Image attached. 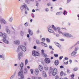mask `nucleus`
Returning <instances> with one entry per match:
<instances>
[{
    "mask_svg": "<svg viewBox=\"0 0 79 79\" xmlns=\"http://www.w3.org/2000/svg\"><path fill=\"white\" fill-rule=\"evenodd\" d=\"M45 11H48V8H46Z\"/></svg>",
    "mask_w": 79,
    "mask_h": 79,
    "instance_id": "052dcab7",
    "label": "nucleus"
},
{
    "mask_svg": "<svg viewBox=\"0 0 79 79\" xmlns=\"http://www.w3.org/2000/svg\"><path fill=\"white\" fill-rule=\"evenodd\" d=\"M41 52H42L41 54H42L43 53H44V50L42 49L41 50Z\"/></svg>",
    "mask_w": 79,
    "mask_h": 79,
    "instance_id": "4d7b16f0",
    "label": "nucleus"
},
{
    "mask_svg": "<svg viewBox=\"0 0 79 79\" xmlns=\"http://www.w3.org/2000/svg\"><path fill=\"white\" fill-rule=\"evenodd\" d=\"M41 44L42 45H43V46H44L45 45V43H44V42H42L41 43Z\"/></svg>",
    "mask_w": 79,
    "mask_h": 79,
    "instance_id": "a18cd8bd",
    "label": "nucleus"
},
{
    "mask_svg": "<svg viewBox=\"0 0 79 79\" xmlns=\"http://www.w3.org/2000/svg\"><path fill=\"white\" fill-rule=\"evenodd\" d=\"M23 66H24V64L22 62L20 64V67L21 69H23Z\"/></svg>",
    "mask_w": 79,
    "mask_h": 79,
    "instance_id": "b1692460",
    "label": "nucleus"
},
{
    "mask_svg": "<svg viewBox=\"0 0 79 79\" xmlns=\"http://www.w3.org/2000/svg\"><path fill=\"white\" fill-rule=\"evenodd\" d=\"M63 58V56H61L59 57V58L60 60H62V58Z\"/></svg>",
    "mask_w": 79,
    "mask_h": 79,
    "instance_id": "79ce46f5",
    "label": "nucleus"
},
{
    "mask_svg": "<svg viewBox=\"0 0 79 79\" xmlns=\"http://www.w3.org/2000/svg\"><path fill=\"white\" fill-rule=\"evenodd\" d=\"M71 77H72L74 78V74H72V75H71Z\"/></svg>",
    "mask_w": 79,
    "mask_h": 79,
    "instance_id": "5fc2aeb1",
    "label": "nucleus"
},
{
    "mask_svg": "<svg viewBox=\"0 0 79 79\" xmlns=\"http://www.w3.org/2000/svg\"><path fill=\"white\" fill-rule=\"evenodd\" d=\"M0 23H1V24H6V22L3 18L0 19Z\"/></svg>",
    "mask_w": 79,
    "mask_h": 79,
    "instance_id": "20e7f679",
    "label": "nucleus"
},
{
    "mask_svg": "<svg viewBox=\"0 0 79 79\" xmlns=\"http://www.w3.org/2000/svg\"><path fill=\"white\" fill-rule=\"evenodd\" d=\"M21 47L20 46V45H19V46L18 47V48L17 50V52H20V51H21Z\"/></svg>",
    "mask_w": 79,
    "mask_h": 79,
    "instance_id": "6ab92c4d",
    "label": "nucleus"
},
{
    "mask_svg": "<svg viewBox=\"0 0 79 79\" xmlns=\"http://www.w3.org/2000/svg\"><path fill=\"white\" fill-rule=\"evenodd\" d=\"M28 61L27 59H26L25 61V65H26L27 64Z\"/></svg>",
    "mask_w": 79,
    "mask_h": 79,
    "instance_id": "a19ab883",
    "label": "nucleus"
},
{
    "mask_svg": "<svg viewBox=\"0 0 79 79\" xmlns=\"http://www.w3.org/2000/svg\"><path fill=\"white\" fill-rule=\"evenodd\" d=\"M75 45H76L75 44L72 47H70V48H69V50H71L72 48H73V47H74V46H75Z\"/></svg>",
    "mask_w": 79,
    "mask_h": 79,
    "instance_id": "ea45409f",
    "label": "nucleus"
},
{
    "mask_svg": "<svg viewBox=\"0 0 79 79\" xmlns=\"http://www.w3.org/2000/svg\"><path fill=\"white\" fill-rule=\"evenodd\" d=\"M13 20V18L12 17H11L9 20V21L10 22H12Z\"/></svg>",
    "mask_w": 79,
    "mask_h": 79,
    "instance_id": "bb28decb",
    "label": "nucleus"
},
{
    "mask_svg": "<svg viewBox=\"0 0 79 79\" xmlns=\"http://www.w3.org/2000/svg\"><path fill=\"white\" fill-rule=\"evenodd\" d=\"M64 60H68V58L65 57L64 58Z\"/></svg>",
    "mask_w": 79,
    "mask_h": 79,
    "instance_id": "e2e57ef3",
    "label": "nucleus"
},
{
    "mask_svg": "<svg viewBox=\"0 0 79 79\" xmlns=\"http://www.w3.org/2000/svg\"><path fill=\"white\" fill-rule=\"evenodd\" d=\"M26 7L27 5L26 4L21 6H20V9L21 10L22 12H23V10H24V8H26Z\"/></svg>",
    "mask_w": 79,
    "mask_h": 79,
    "instance_id": "0eeeda50",
    "label": "nucleus"
},
{
    "mask_svg": "<svg viewBox=\"0 0 79 79\" xmlns=\"http://www.w3.org/2000/svg\"><path fill=\"white\" fill-rule=\"evenodd\" d=\"M55 44L57 47H59V48H60L61 47V45L60 44L57 42H55Z\"/></svg>",
    "mask_w": 79,
    "mask_h": 79,
    "instance_id": "2eb2a0df",
    "label": "nucleus"
},
{
    "mask_svg": "<svg viewBox=\"0 0 79 79\" xmlns=\"http://www.w3.org/2000/svg\"><path fill=\"white\" fill-rule=\"evenodd\" d=\"M5 39H4L2 40L3 41L5 42L6 44H8L9 43V42L7 40H6V39L5 40Z\"/></svg>",
    "mask_w": 79,
    "mask_h": 79,
    "instance_id": "dca6fc26",
    "label": "nucleus"
},
{
    "mask_svg": "<svg viewBox=\"0 0 79 79\" xmlns=\"http://www.w3.org/2000/svg\"><path fill=\"white\" fill-rule=\"evenodd\" d=\"M20 43V42L19 41L17 40L15 41L14 42V44H15V45H19V43Z\"/></svg>",
    "mask_w": 79,
    "mask_h": 79,
    "instance_id": "1a4fd4ad",
    "label": "nucleus"
},
{
    "mask_svg": "<svg viewBox=\"0 0 79 79\" xmlns=\"http://www.w3.org/2000/svg\"><path fill=\"white\" fill-rule=\"evenodd\" d=\"M31 74H33L34 71L33 70L31 69Z\"/></svg>",
    "mask_w": 79,
    "mask_h": 79,
    "instance_id": "3c124183",
    "label": "nucleus"
},
{
    "mask_svg": "<svg viewBox=\"0 0 79 79\" xmlns=\"http://www.w3.org/2000/svg\"><path fill=\"white\" fill-rule=\"evenodd\" d=\"M54 56L56 58H58V54H54Z\"/></svg>",
    "mask_w": 79,
    "mask_h": 79,
    "instance_id": "c85d7f7f",
    "label": "nucleus"
},
{
    "mask_svg": "<svg viewBox=\"0 0 79 79\" xmlns=\"http://www.w3.org/2000/svg\"><path fill=\"white\" fill-rule=\"evenodd\" d=\"M64 64H68V61H67L66 62H64Z\"/></svg>",
    "mask_w": 79,
    "mask_h": 79,
    "instance_id": "de8ad7c7",
    "label": "nucleus"
},
{
    "mask_svg": "<svg viewBox=\"0 0 79 79\" xmlns=\"http://www.w3.org/2000/svg\"><path fill=\"white\" fill-rule=\"evenodd\" d=\"M1 58H2V60H5V56H2Z\"/></svg>",
    "mask_w": 79,
    "mask_h": 79,
    "instance_id": "8fccbe9b",
    "label": "nucleus"
},
{
    "mask_svg": "<svg viewBox=\"0 0 79 79\" xmlns=\"http://www.w3.org/2000/svg\"><path fill=\"white\" fill-rule=\"evenodd\" d=\"M62 35L65 37H73V35L67 33H62Z\"/></svg>",
    "mask_w": 79,
    "mask_h": 79,
    "instance_id": "7ed1b4c3",
    "label": "nucleus"
},
{
    "mask_svg": "<svg viewBox=\"0 0 79 79\" xmlns=\"http://www.w3.org/2000/svg\"><path fill=\"white\" fill-rule=\"evenodd\" d=\"M28 32L30 35H32L33 34V31L31 30L28 29Z\"/></svg>",
    "mask_w": 79,
    "mask_h": 79,
    "instance_id": "f8f14e48",
    "label": "nucleus"
},
{
    "mask_svg": "<svg viewBox=\"0 0 79 79\" xmlns=\"http://www.w3.org/2000/svg\"><path fill=\"white\" fill-rule=\"evenodd\" d=\"M55 78L56 79H58L59 78V77H58V76H56L55 77Z\"/></svg>",
    "mask_w": 79,
    "mask_h": 79,
    "instance_id": "09e8293b",
    "label": "nucleus"
},
{
    "mask_svg": "<svg viewBox=\"0 0 79 79\" xmlns=\"http://www.w3.org/2000/svg\"><path fill=\"white\" fill-rule=\"evenodd\" d=\"M36 43L38 45H39V44H40V40H36Z\"/></svg>",
    "mask_w": 79,
    "mask_h": 79,
    "instance_id": "4be33fe9",
    "label": "nucleus"
},
{
    "mask_svg": "<svg viewBox=\"0 0 79 79\" xmlns=\"http://www.w3.org/2000/svg\"><path fill=\"white\" fill-rule=\"evenodd\" d=\"M55 64L56 66H57L59 64V61L58 60H56L55 61Z\"/></svg>",
    "mask_w": 79,
    "mask_h": 79,
    "instance_id": "412c9836",
    "label": "nucleus"
},
{
    "mask_svg": "<svg viewBox=\"0 0 79 79\" xmlns=\"http://www.w3.org/2000/svg\"><path fill=\"white\" fill-rule=\"evenodd\" d=\"M27 68H25L23 70L24 73H25V74H26V73H27Z\"/></svg>",
    "mask_w": 79,
    "mask_h": 79,
    "instance_id": "a878e982",
    "label": "nucleus"
},
{
    "mask_svg": "<svg viewBox=\"0 0 79 79\" xmlns=\"http://www.w3.org/2000/svg\"><path fill=\"white\" fill-rule=\"evenodd\" d=\"M43 76H44V77H47V75H46V73H45V72L43 71Z\"/></svg>",
    "mask_w": 79,
    "mask_h": 79,
    "instance_id": "5701e85b",
    "label": "nucleus"
},
{
    "mask_svg": "<svg viewBox=\"0 0 79 79\" xmlns=\"http://www.w3.org/2000/svg\"><path fill=\"white\" fill-rule=\"evenodd\" d=\"M57 29L58 31H60V28L59 27H58L57 28Z\"/></svg>",
    "mask_w": 79,
    "mask_h": 79,
    "instance_id": "6e6d98bb",
    "label": "nucleus"
},
{
    "mask_svg": "<svg viewBox=\"0 0 79 79\" xmlns=\"http://www.w3.org/2000/svg\"><path fill=\"white\" fill-rule=\"evenodd\" d=\"M46 41L48 42H50V40L49 38H47L46 39Z\"/></svg>",
    "mask_w": 79,
    "mask_h": 79,
    "instance_id": "58836bf2",
    "label": "nucleus"
},
{
    "mask_svg": "<svg viewBox=\"0 0 79 79\" xmlns=\"http://www.w3.org/2000/svg\"><path fill=\"white\" fill-rule=\"evenodd\" d=\"M44 69L46 71H47V70H48V67L47 66V65L45 66L44 67Z\"/></svg>",
    "mask_w": 79,
    "mask_h": 79,
    "instance_id": "c756f323",
    "label": "nucleus"
},
{
    "mask_svg": "<svg viewBox=\"0 0 79 79\" xmlns=\"http://www.w3.org/2000/svg\"><path fill=\"white\" fill-rule=\"evenodd\" d=\"M35 74L36 75H38L39 74V70L38 69H36L35 70Z\"/></svg>",
    "mask_w": 79,
    "mask_h": 79,
    "instance_id": "f3484780",
    "label": "nucleus"
},
{
    "mask_svg": "<svg viewBox=\"0 0 79 79\" xmlns=\"http://www.w3.org/2000/svg\"><path fill=\"white\" fill-rule=\"evenodd\" d=\"M60 75L61 76H63V72L62 71L60 72Z\"/></svg>",
    "mask_w": 79,
    "mask_h": 79,
    "instance_id": "37998d69",
    "label": "nucleus"
},
{
    "mask_svg": "<svg viewBox=\"0 0 79 79\" xmlns=\"http://www.w3.org/2000/svg\"><path fill=\"white\" fill-rule=\"evenodd\" d=\"M32 55L34 56H39V53L38 52H36L35 51H33L32 52Z\"/></svg>",
    "mask_w": 79,
    "mask_h": 79,
    "instance_id": "39448f33",
    "label": "nucleus"
},
{
    "mask_svg": "<svg viewBox=\"0 0 79 79\" xmlns=\"http://www.w3.org/2000/svg\"><path fill=\"white\" fill-rule=\"evenodd\" d=\"M48 32H50V33H53L54 32V31L51 29H50L49 28H48Z\"/></svg>",
    "mask_w": 79,
    "mask_h": 79,
    "instance_id": "a211bd4d",
    "label": "nucleus"
},
{
    "mask_svg": "<svg viewBox=\"0 0 79 79\" xmlns=\"http://www.w3.org/2000/svg\"><path fill=\"white\" fill-rule=\"evenodd\" d=\"M61 13H62L61 12H59L57 13H56V15H61Z\"/></svg>",
    "mask_w": 79,
    "mask_h": 79,
    "instance_id": "2f4dec72",
    "label": "nucleus"
},
{
    "mask_svg": "<svg viewBox=\"0 0 79 79\" xmlns=\"http://www.w3.org/2000/svg\"><path fill=\"white\" fill-rule=\"evenodd\" d=\"M23 70L22 69L19 72L18 75L19 76H21L22 79H24V75L23 74Z\"/></svg>",
    "mask_w": 79,
    "mask_h": 79,
    "instance_id": "f03ea898",
    "label": "nucleus"
},
{
    "mask_svg": "<svg viewBox=\"0 0 79 79\" xmlns=\"http://www.w3.org/2000/svg\"><path fill=\"white\" fill-rule=\"evenodd\" d=\"M78 49H79V47H77L75 48V51H77V50H78Z\"/></svg>",
    "mask_w": 79,
    "mask_h": 79,
    "instance_id": "473e14b6",
    "label": "nucleus"
},
{
    "mask_svg": "<svg viewBox=\"0 0 79 79\" xmlns=\"http://www.w3.org/2000/svg\"><path fill=\"white\" fill-rule=\"evenodd\" d=\"M56 36L58 37L60 36V35L58 34H57L56 35Z\"/></svg>",
    "mask_w": 79,
    "mask_h": 79,
    "instance_id": "774afa93",
    "label": "nucleus"
},
{
    "mask_svg": "<svg viewBox=\"0 0 79 79\" xmlns=\"http://www.w3.org/2000/svg\"><path fill=\"white\" fill-rule=\"evenodd\" d=\"M42 42H45V38H44L42 39Z\"/></svg>",
    "mask_w": 79,
    "mask_h": 79,
    "instance_id": "c03bdc74",
    "label": "nucleus"
},
{
    "mask_svg": "<svg viewBox=\"0 0 79 79\" xmlns=\"http://www.w3.org/2000/svg\"><path fill=\"white\" fill-rule=\"evenodd\" d=\"M39 69L40 71H42V70H43V67H42V66L41 65H40L39 66Z\"/></svg>",
    "mask_w": 79,
    "mask_h": 79,
    "instance_id": "4468645a",
    "label": "nucleus"
},
{
    "mask_svg": "<svg viewBox=\"0 0 79 79\" xmlns=\"http://www.w3.org/2000/svg\"><path fill=\"white\" fill-rule=\"evenodd\" d=\"M59 34H62V31H58Z\"/></svg>",
    "mask_w": 79,
    "mask_h": 79,
    "instance_id": "bf43d9fd",
    "label": "nucleus"
},
{
    "mask_svg": "<svg viewBox=\"0 0 79 79\" xmlns=\"http://www.w3.org/2000/svg\"><path fill=\"white\" fill-rule=\"evenodd\" d=\"M18 55H19L18 59L19 60H21V56H22V55H23V52H21L19 53Z\"/></svg>",
    "mask_w": 79,
    "mask_h": 79,
    "instance_id": "9b49d317",
    "label": "nucleus"
},
{
    "mask_svg": "<svg viewBox=\"0 0 79 79\" xmlns=\"http://www.w3.org/2000/svg\"><path fill=\"white\" fill-rule=\"evenodd\" d=\"M47 5H48V6H52V5L51 4V3H48V4H47Z\"/></svg>",
    "mask_w": 79,
    "mask_h": 79,
    "instance_id": "864d4df0",
    "label": "nucleus"
},
{
    "mask_svg": "<svg viewBox=\"0 0 79 79\" xmlns=\"http://www.w3.org/2000/svg\"><path fill=\"white\" fill-rule=\"evenodd\" d=\"M52 27L53 29L55 31H56V27H55V26L54 25H52Z\"/></svg>",
    "mask_w": 79,
    "mask_h": 79,
    "instance_id": "cd10ccee",
    "label": "nucleus"
},
{
    "mask_svg": "<svg viewBox=\"0 0 79 79\" xmlns=\"http://www.w3.org/2000/svg\"><path fill=\"white\" fill-rule=\"evenodd\" d=\"M44 47H47V44L45 43V44H44Z\"/></svg>",
    "mask_w": 79,
    "mask_h": 79,
    "instance_id": "338daca9",
    "label": "nucleus"
},
{
    "mask_svg": "<svg viewBox=\"0 0 79 79\" xmlns=\"http://www.w3.org/2000/svg\"><path fill=\"white\" fill-rule=\"evenodd\" d=\"M24 25H25V26H28L29 25V23H27V22H26L24 24Z\"/></svg>",
    "mask_w": 79,
    "mask_h": 79,
    "instance_id": "e433bc0d",
    "label": "nucleus"
},
{
    "mask_svg": "<svg viewBox=\"0 0 79 79\" xmlns=\"http://www.w3.org/2000/svg\"><path fill=\"white\" fill-rule=\"evenodd\" d=\"M25 13L26 15H27V10H25Z\"/></svg>",
    "mask_w": 79,
    "mask_h": 79,
    "instance_id": "13d9d810",
    "label": "nucleus"
},
{
    "mask_svg": "<svg viewBox=\"0 0 79 79\" xmlns=\"http://www.w3.org/2000/svg\"><path fill=\"white\" fill-rule=\"evenodd\" d=\"M76 53H77V52L73 51L71 53V55L72 56H75V55H76Z\"/></svg>",
    "mask_w": 79,
    "mask_h": 79,
    "instance_id": "9d476101",
    "label": "nucleus"
},
{
    "mask_svg": "<svg viewBox=\"0 0 79 79\" xmlns=\"http://www.w3.org/2000/svg\"><path fill=\"white\" fill-rule=\"evenodd\" d=\"M79 44V41H78L75 45H77V44Z\"/></svg>",
    "mask_w": 79,
    "mask_h": 79,
    "instance_id": "680f3d73",
    "label": "nucleus"
},
{
    "mask_svg": "<svg viewBox=\"0 0 79 79\" xmlns=\"http://www.w3.org/2000/svg\"><path fill=\"white\" fill-rule=\"evenodd\" d=\"M78 69H77V67H75L73 71H77Z\"/></svg>",
    "mask_w": 79,
    "mask_h": 79,
    "instance_id": "4c0bfd02",
    "label": "nucleus"
},
{
    "mask_svg": "<svg viewBox=\"0 0 79 79\" xmlns=\"http://www.w3.org/2000/svg\"><path fill=\"white\" fill-rule=\"evenodd\" d=\"M33 48L34 49H36L37 47L36 46H34L33 47Z\"/></svg>",
    "mask_w": 79,
    "mask_h": 79,
    "instance_id": "0e129e2a",
    "label": "nucleus"
},
{
    "mask_svg": "<svg viewBox=\"0 0 79 79\" xmlns=\"http://www.w3.org/2000/svg\"><path fill=\"white\" fill-rule=\"evenodd\" d=\"M3 38L4 39H5L7 38V35L5 33H3V35L2 36Z\"/></svg>",
    "mask_w": 79,
    "mask_h": 79,
    "instance_id": "ddd939ff",
    "label": "nucleus"
},
{
    "mask_svg": "<svg viewBox=\"0 0 79 79\" xmlns=\"http://www.w3.org/2000/svg\"><path fill=\"white\" fill-rule=\"evenodd\" d=\"M15 75H13L12 76H11V77L10 78V79H13V78L15 77Z\"/></svg>",
    "mask_w": 79,
    "mask_h": 79,
    "instance_id": "c9c22d12",
    "label": "nucleus"
},
{
    "mask_svg": "<svg viewBox=\"0 0 79 79\" xmlns=\"http://www.w3.org/2000/svg\"><path fill=\"white\" fill-rule=\"evenodd\" d=\"M32 79H35V77L33 76L32 77Z\"/></svg>",
    "mask_w": 79,
    "mask_h": 79,
    "instance_id": "69168bd1",
    "label": "nucleus"
},
{
    "mask_svg": "<svg viewBox=\"0 0 79 79\" xmlns=\"http://www.w3.org/2000/svg\"><path fill=\"white\" fill-rule=\"evenodd\" d=\"M45 61L46 63L48 64L50 63V59L48 58H45Z\"/></svg>",
    "mask_w": 79,
    "mask_h": 79,
    "instance_id": "6e6552de",
    "label": "nucleus"
},
{
    "mask_svg": "<svg viewBox=\"0 0 79 79\" xmlns=\"http://www.w3.org/2000/svg\"><path fill=\"white\" fill-rule=\"evenodd\" d=\"M20 35L21 36H23L24 35V32L23 31H21L20 32Z\"/></svg>",
    "mask_w": 79,
    "mask_h": 79,
    "instance_id": "7c9ffc66",
    "label": "nucleus"
},
{
    "mask_svg": "<svg viewBox=\"0 0 79 79\" xmlns=\"http://www.w3.org/2000/svg\"><path fill=\"white\" fill-rule=\"evenodd\" d=\"M6 31L8 34H10V30L8 28H6Z\"/></svg>",
    "mask_w": 79,
    "mask_h": 79,
    "instance_id": "393cba45",
    "label": "nucleus"
},
{
    "mask_svg": "<svg viewBox=\"0 0 79 79\" xmlns=\"http://www.w3.org/2000/svg\"><path fill=\"white\" fill-rule=\"evenodd\" d=\"M21 50L23 52H26V48L23 45H20Z\"/></svg>",
    "mask_w": 79,
    "mask_h": 79,
    "instance_id": "423d86ee",
    "label": "nucleus"
},
{
    "mask_svg": "<svg viewBox=\"0 0 79 79\" xmlns=\"http://www.w3.org/2000/svg\"><path fill=\"white\" fill-rule=\"evenodd\" d=\"M67 73L68 74H69L70 73H71V72L70 71V70L69 69H67Z\"/></svg>",
    "mask_w": 79,
    "mask_h": 79,
    "instance_id": "f704fd0d",
    "label": "nucleus"
},
{
    "mask_svg": "<svg viewBox=\"0 0 79 79\" xmlns=\"http://www.w3.org/2000/svg\"><path fill=\"white\" fill-rule=\"evenodd\" d=\"M25 8L26 9V10H27L28 11H29V8H28V7H27Z\"/></svg>",
    "mask_w": 79,
    "mask_h": 79,
    "instance_id": "49530a36",
    "label": "nucleus"
},
{
    "mask_svg": "<svg viewBox=\"0 0 79 79\" xmlns=\"http://www.w3.org/2000/svg\"><path fill=\"white\" fill-rule=\"evenodd\" d=\"M49 72L50 73H52V75L53 76H55L56 74H57V73H58V71L57 70V69L56 68H54L53 69V68H51V69L49 71Z\"/></svg>",
    "mask_w": 79,
    "mask_h": 79,
    "instance_id": "f257e3e1",
    "label": "nucleus"
},
{
    "mask_svg": "<svg viewBox=\"0 0 79 79\" xmlns=\"http://www.w3.org/2000/svg\"><path fill=\"white\" fill-rule=\"evenodd\" d=\"M41 54L43 57H44V58H47V55L46 54L44 53Z\"/></svg>",
    "mask_w": 79,
    "mask_h": 79,
    "instance_id": "aec40b11",
    "label": "nucleus"
},
{
    "mask_svg": "<svg viewBox=\"0 0 79 79\" xmlns=\"http://www.w3.org/2000/svg\"><path fill=\"white\" fill-rule=\"evenodd\" d=\"M25 2H26L27 3H28V4H29V3H30V1H29L25 0Z\"/></svg>",
    "mask_w": 79,
    "mask_h": 79,
    "instance_id": "72a5a7b5",
    "label": "nucleus"
},
{
    "mask_svg": "<svg viewBox=\"0 0 79 79\" xmlns=\"http://www.w3.org/2000/svg\"><path fill=\"white\" fill-rule=\"evenodd\" d=\"M3 34L2 32H0V36H3Z\"/></svg>",
    "mask_w": 79,
    "mask_h": 79,
    "instance_id": "603ef678",
    "label": "nucleus"
}]
</instances>
